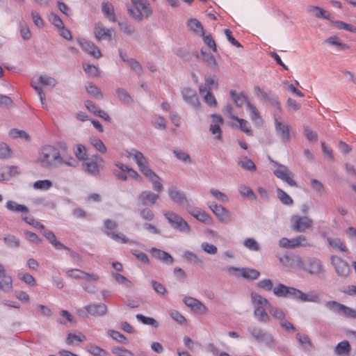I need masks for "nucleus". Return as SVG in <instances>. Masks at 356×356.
<instances>
[{
  "instance_id": "1",
  "label": "nucleus",
  "mask_w": 356,
  "mask_h": 356,
  "mask_svg": "<svg viewBox=\"0 0 356 356\" xmlns=\"http://www.w3.org/2000/svg\"><path fill=\"white\" fill-rule=\"evenodd\" d=\"M58 146V148L51 145L42 146L39 151L37 163L47 169L58 168L63 165L76 167V161L65 154L67 149L66 143L60 142Z\"/></svg>"
},
{
  "instance_id": "2",
  "label": "nucleus",
  "mask_w": 356,
  "mask_h": 356,
  "mask_svg": "<svg viewBox=\"0 0 356 356\" xmlns=\"http://www.w3.org/2000/svg\"><path fill=\"white\" fill-rule=\"evenodd\" d=\"M248 330L257 343H263L269 348L275 346L276 340L270 332L258 326L248 327Z\"/></svg>"
},
{
  "instance_id": "3",
  "label": "nucleus",
  "mask_w": 356,
  "mask_h": 356,
  "mask_svg": "<svg viewBox=\"0 0 356 356\" xmlns=\"http://www.w3.org/2000/svg\"><path fill=\"white\" fill-rule=\"evenodd\" d=\"M163 215L171 227L175 230L185 234L191 232V227L188 223L178 214L172 211H165Z\"/></svg>"
},
{
  "instance_id": "4",
  "label": "nucleus",
  "mask_w": 356,
  "mask_h": 356,
  "mask_svg": "<svg viewBox=\"0 0 356 356\" xmlns=\"http://www.w3.org/2000/svg\"><path fill=\"white\" fill-rule=\"evenodd\" d=\"M269 161L272 163L275 166L277 167L276 170H274V175L280 179L286 182L290 186L297 187V183L296 181L293 179L294 176L293 173L289 170V168L277 162L273 161L270 157H268Z\"/></svg>"
},
{
  "instance_id": "5",
  "label": "nucleus",
  "mask_w": 356,
  "mask_h": 356,
  "mask_svg": "<svg viewBox=\"0 0 356 356\" xmlns=\"http://www.w3.org/2000/svg\"><path fill=\"white\" fill-rule=\"evenodd\" d=\"M269 161L272 163L275 166L277 167L276 170H274V175L280 179L286 182L290 186L297 187V183L296 181L293 179L294 176L293 173L289 170V168L277 162L273 161L270 157H268Z\"/></svg>"
},
{
  "instance_id": "6",
  "label": "nucleus",
  "mask_w": 356,
  "mask_h": 356,
  "mask_svg": "<svg viewBox=\"0 0 356 356\" xmlns=\"http://www.w3.org/2000/svg\"><path fill=\"white\" fill-rule=\"evenodd\" d=\"M269 161L272 163L275 166L277 167L276 170H274V175L280 179L286 182L290 186L297 187V183L296 181L293 179L294 176L293 173L289 170V168L277 162L273 161L270 157H268Z\"/></svg>"
},
{
  "instance_id": "7",
  "label": "nucleus",
  "mask_w": 356,
  "mask_h": 356,
  "mask_svg": "<svg viewBox=\"0 0 356 356\" xmlns=\"http://www.w3.org/2000/svg\"><path fill=\"white\" fill-rule=\"evenodd\" d=\"M330 264L337 275L341 278H346L351 273L348 264L337 255L330 256Z\"/></svg>"
},
{
  "instance_id": "8",
  "label": "nucleus",
  "mask_w": 356,
  "mask_h": 356,
  "mask_svg": "<svg viewBox=\"0 0 356 356\" xmlns=\"http://www.w3.org/2000/svg\"><path fill=\"white\" fill-rule=\"evenodd\" d=\"M303 269L311 275H318L324 272L322 261L316 257H307L303 261Z\"/></svg>"
},
{
  "instance_id": "9",
  "label": "nucleus",
  "mask_w": 356,
  "mask_h": 356,
  "mask_svg": "<svg viewBox=\"0 0 356 356\" xmlns=\"http://www.w3.org/2000/svg\"><path fill=\"white\" fill-rule=\"evenodd\" d=\"M325 307L330 311L342 314L348 318H356V311L336 301H328L325 303Z\"/></svg>"
},
{
  "instance_id": "10",
  "label": "nucleus",
  "mask_w": 356,
  "mask_h": 356,
  "mask_svg": "<svg viewBox=\"0 0 356 356\" xmlns=\"http://www.w3.org/2000/svg\"><path fill=\"white\" fill-rule=\"evenodd\" d=\"M291 229L297 232H303L309 229L313 224L311 218L307 216H293L291 218Z\"/></svg>"
},
{
  "instance_id": "11",
  "label": "nucleus",
  "mask_w": 356,
  "mask_h": 356,
  "mask_svg": "<svg viewBox=\"0 0 356 356\" xmlns=\"http://www.w3.org/2000/svg\"><path fill=\"white\" fill-rule=\"evenodd\" d=\"M209 207L220 222L227 223L229 221L231 213L225 207L213 202L209 204Z\"/></svg>"
},
{
  "instance_id": "12",
  "label": "nucleus",
  "mask_w": 356,
  "mask_h": 356,
  "mask_svg": "<svg viewBox=\"0 0 356 356\" xmlns=\"http://www.w3.org/2000/svg\"><path fill=\"white\" fill-rule=\"evenodd\" d=\"M168 195L170 200L178 205L188 204V201L185 193L179 190L176 186H172L168 190Z\"/></svg>"
},
{
  "instance_id": "13",
  "label": "nucleus",
  "mask_w": 356,
  "mask_h": 356,
  "mask_svg": "<svg viewBox=\"0 0 356 356\" xmlns=\"http://www.w3.org/2000/svg\"><path fill=\"white\" fill-rule=\"evenodd\" d=\"M181 95L184 100L193 108H198L200 106L195 90L188 87L184 88L181 90Z\"/></svg>"
},
{
  "instance_id": "14",
  "label": "nucleus",
  "mask_w": 356,
  "mask_h": 356,
  "mask_svg": "<svg viewBox=\"0 0 356 356\" xmlns=\"http://www.w3.org/2000/svg\"><path fill=\"white\" fill-rule=\"evenodd\" d=\"M78 42L81 45L83 50L88 52L95 58H99L102 56L99 49L94 43L84 38H79Z\"/></svg>"
},
{
  "instance_id": "15",
  "label": "nucleus",
  "mask_w": 356,
  "mask_h": 356,
  "mask_svg": "<svg viewBox=\"0 0 356 356\" xmlns=\"http://www.w3.org/2000/svg\"><path fill=\"white\" fill-rule=\"evenodd\" d=\"M86 312L93 316H103L107 313V307L104 303H92L85 307Z\"/></svg>"
},
{
  "instance_id": "16",
  "label": "nucleus",
  "mask_w": 356,
  "mask_h": 356,
  "mask_svg": "<svg viewBox=\"0 0 356 356\" xmlns=\"http://www.w3.org/2000/svg\"><path fill=\"white\" fill-rule=\"evenodd\" d=\"M275 126L277 135L280 137L281 140L284 143L288 142L290 140L289 127L278 121L277 119H275Z\"/></svg>"
},
{
  "instance_id": "17",
  "label": "nucleus",
  "mask_w": 356,
  "mask_h": 356,
  "mask_svg": "<svg viewBox=\"0 0 356 356\" xmlns=\"http://www.w3.org/2000/svg\"><path fill=\"white\" fill-rule=\"evenodd\" d=\"M152 255L157 260L166 264H172L174 262L173 257L167 252L152 248L150 250Z\"/></svg>"
},
{
  "instance_id": "18",
  "label": "nucleus",
  "mask_w": 356,
  "mask_h": 356,
  "mask_svg": "<svg viewBox=\"0 0 356 356\" xmlns=\"http://www.w3.org/2000/svg\"><path fill=\"white\" fill-rule=\"evenodd\" d=\"M159 195L151 191H144L138 196V201L141 204L145 206L148 204H154L156 202Z\"/></svg>"
},
{
  "instance_id": "19",
  "label": "nucleus",
  "mask_w": 356,
  "mask_h": 356,
  "mask_svg": "<svg viewBox=\"0 0 356 356\" xmlns=\"http://www.w3.org/2000/svg\"><path fill=\"white\" fill-rule=\"evenodd\" d=\"M113 30L105 29L100 26H96L94 33L97 40H111L113 35Z\"/></svg>"
},
{
  "instance_id": "20",
  "label": "nucleus",
  "mask_w": 356,
  "mask_h": 356,
  "mask_svg": "<svg viewBox=\"0 0 356 356\" xmlns=\"http://www.w3.org/2000/svg\"><path fill=\"white\" fill-rule=\"evenodd\" d=\"M13 289V280L5 270L0 273V290L4 292L11 291Z\"/></svg>"
},
{
  "instance_id": "21",
  "label": "nucleus",
  "mask_w": 356,
  "mask_h": 356,
  "mask_svg": "<svg viewBox=\"0 0 356 356\" xmlns=\"http://www.w3.org/2000/svg\"><path fill=\"white\" fill-rule=\"evenodd\" d=\"M230 96L238 107H242L245 104L248 106V103H250L248 97L243 92H237L236 90H231Z\"/></svg>"
},
{
  "instance_id": "22",
  "label": "nucleus",
  "mask_w": 356,
  "mask_h": 356,
  "mask_svg": "<svg viewBox=\"0 0 356 356\" xmlns=\"http://www.w3.org/2000/svg\"><path fill=\"white\" fill-rule=\"evenodd\" d=\"M188 211L194 218H195L197 220L202 222H208L211 218L207 212L198 208L191 209L188 207Z\"/></svg>"
},
{
  "instance_id": "23",
  "label": "nucleus",
  "mask_w": 356,
  "mask_h": 356,
  "mask_svg": "<svg viewBox=\"0 0 356 356\" xmlns=\"http://www.w3.org/2000/svg\"><path fill=\"white\" fill-rule=\"evenodd\" d=\"M152 184L154 191L161 192L163 186L161 183V178L153 171L149 172L148 175H145Z\"/></svg>"
},
{
  "instance_id": "24",
  "label": "nucleus",
  "mask_w": 356,
  "mask_h": 356,
  "mask_svg": "<svg viewBox=\"0 0 356 356\" xmlns=\"http://www.w3.org/2000/svg\"><path fill=\"white\" fill-rule=\"evenodd\" d=\"M6 208L10 211L22 213H27L29 211V209L26 206L18 204L17 202L13 200H8L6 202Z\"/></svg>"
},
{
  "instance_id": "25",
  "label": "nucleus",
  "mask_w": 356,
  "mask_h": 356,
  "mask_svg": "<svg viewBox=\"0 0 356 356\" xmlns=\"http://www.w3.org/2000/svg\"><path fill=\"white\" fill-rule=\"evenodd\" d=\"M251 302L254 306V308L260 307H267L268 308L269 305H270V302L266 298L262 297L261 295L257 293H251Z\"/></svg>"
},
{
  "instance_id": "26",
  "label": "nucleus",
  "mask_w": 356,
  "mask_h": 356,
  "mask_svg": "<svg viewBox=\"0 0 356 356\" xmlns=\"http://www.w3.org/2000/svg\"><path fill=\"white\" fill-rule=\"evenodd\" d=\"M234 120L236 122V123L232 122L231 124L232 127L240 129L242 131L245 132L248 136L252 135V131L249 128V123L247 120L239 118H234Z\"/></svg>"
},
{
  "instance_id": "27",
  "label": "nucleus",
  "mask_w": 356,
  "mask_h": 356,
  "mask_svg": "<svg viewBox=\"0 0 356 356\" xmlns=\"http://www.w3.org/2000/svg\"><path fill=\"white\" fill-rule=\"evenodd\" d=\"M296 339L300 343L305 351H309L313 348V344L309 337L306 334L297 333L296 336Z\"/></svg>"
},
{
  "instance_id": "28",
  "label": "nucleus",
  "mask_w": 356,
  "mask_h": 356,
  "mask_svg": "<svg viewBox=\"0 0 356 356\" xmlns=\"http://www.w3.org/2000/svg\"><path fill=\"white\" fill-rule=\"evenodd\" d=\"M102 10L103 14L108 18V20H115L114 7L111 3L104 1L102 3Z\"/></svg>"
},
{
  "instance_id": "29",
  "label": "nucleus",
  "mask_w": 356,
  "mask_h": 356,
  "mask_svg": "<svg viewBox=\"0 0 356 356\" xmlns=\"http://www.w3.org/2000/svg\"><path fill=\"white\" fill-rule=\"evenodd\" d=\"M116 94L119 100L124 104H130L133 102V99L128 92L123 88H118Z\"/></svg>"
},
{
  "instance_id": "30",
  "label": "nucleus",
  "mask_w": 356,
  "mask_h": 356,
  "mask_svg": "<svg viewBox=\"0 0 356 356\" xmlns=\"http://www.w3.org/2000/svg\"><path fill=\"white\" fill-rule=\"evenodd\" d=\"M350 352V346L347 341L339 343L334 348V353L337 355H348Z\"/></svg>"
},
{
  "instance_id": "31",
  "label": "nucleus",
  "mask_w": 356,
  "mask_h": 356,
  "mask_svg": "<svg viewBox=\"0 0 356 356\" xmlns=\"http://www.w3.org/2000/svg\"><path fill=\"white\" fill-rule=\"evenodd\" d=\"M201 54L203 56V60L205 62L207 65L211 69L215 70L218 67V64L214 56L204 51V50H201Z\"/></svg>"
},
{
  "instance_id": "32",
  "label": "nucleus",
  "mask_w": 356,
  "mask_h": 356,
  "mask_svg": "<svg viewBox=\"0 0 356 356\" xmlns=\"http://www.w3.org/2000/svg\"><path fill=\"white\" fill-rule=\"evenodd\" d=\"M260 275V273L254 268H241V276L245 279L257 280Z\"/></svg>"
},
{
  "instance_id": "33",
  "label": "nucleus",
  "mask_w": 356,
  "mask_h": 356,
  "mask_svg": "<svg viewBox=\"0 0 356 356\" xmlns=\"http://www.w3.org/2000/svg\"><path fill=\"white\" fill-rule=\"evenodd\" d=\"M309 12L314 16L322 17L325 19H329L330 17V14L328 11L318 6L309 7Z\"/></svg>"
},
{
  "instance_id": "34",
  "label": "nucleus",
  "mask_w": 356,
  "mask_h": 356,
  "mask_svg": "<svg viewBox=\"0 0 356 356\" xmlns=\"http://www.w3.org/2000/svg\"><path fill=\"white\" fill-rule=\"evenodd\" d=\"M86 91L93 96L95 98L97 99H102L103 98V95L100 90V89L96 86L92 82H89L86 86Z\"/></svg>"
},
{
  "instance_id": "35",
  "label": "nucleus",
  "mask_w": 356,
  "mask_h": 356,
  "mask_svg": "<svg viewBox=\"0 0 356 356\" xmlns=\"http://www.w3.org/2000/svg\"><path fill=\"white\" fill-rule=\"evenodd\" d=\"M254 315L257 318L258 321L261 323H268L270 320V317L265 311V309L262 307H255L254 311Z\"/></svg>"
},
{
  "instance_id": "36",
  "label": "nucleus",
  "mask_w": 356,
  "mask_h": 356,
  "mask_svg": "<svg viewBox=\"0 0 356 356\" xmlns=\"http://www.w3.org/2000/svg\"><path fill=\"white\" fill-rule=\"evenodd\" d=\"M247 109L250 112V119L253 122H254L256 123H259V122H262L260 113L258 111L257 108L255 107V106L252 104L250 102L248 103Z\"/></svg>"
},
{
  "instance_id": "37",
  "label": "nucleus",
  "mask_w": 356,
  "mask_h": 356,
  "mask_svg": "<svg viewBox=\"0 0 356 356\" xmlns=\"http://www.w3.org/2000/svg\"><path fill=\"white\" fill-rule=\"evenodd\" d=\"M238 163L242 168L245 170L250 171L256 170V165L254 162L247 156L240 158L238 159Z\"/></svg>"
},
{
  "instance_id": "38",
  "label": "nucleus",
  "mask_w": 356,
  "mask_h": 356,
  "mask_svg": "<svg viewBox=\"0 0 356 356\" xmlns=\"http://www.w3.org/2000/svg\"><path fill=\"white\" fill-rule=\"evenodd\" d=\"M290 286L279 284L273 288V293L277 297L288 298Z\"/></svg>"
},
{
  "instance_id": "39",
  "label": "nucleus",
  "mask_w": 356,
  "mask_h": 356,
  "mask_svg": "<svg viewBox=\"0 0 356 356\" xmlns=\"http://www.w3.org/2000/svg\"><path fill=\"white\" fill-rule=\"evenodd\" d=\"M183 257L190 263H193L198 265H202L203 264V261L200 257H199L194 252L188 250H186L184 252Z\"/></svg>"
},
{
  "instance_id": "40",
  "label": "nucleus",
  "mask_w": 356,
  "mask_h": 356,
  "mask_svg": "<svg viewBox=\"0 0 356 356\" xmlns=\"http://www.w3.org/2000/svg\"><path fill=\"white\" fill-rule=\"evenodd\" d=\"M85 171L88 174L96 176L99 173L98 164L94 161H88L85 162L84 164Z\"/></svg>"
},
{
  "instance_id": "41",
  "label": "nucleus",
  "mask_w": 356,
  "mask_h": 356,
  "mask_svg": "<svg viewBox=\"0 0 356 356\" xmlns=\"http://www.w3.org/2000/svg\"><path fill=\"white\" fill-rule=\"evenodd\" d=\"M324 44L336 47L341 50L348 48V46L346 44L341 43L337 36L329 37L325 40Z\"/></svg>"
},
{
  "instance_id": "42",
  "label": "nucleus",
  "mask_w": 356,
  "mask_h": 356,
  "mask_svg": "<svg viewBox=\"0 0 356 356\" xmlns=\"http://www.w3.org/2000/svg\"><path fill=\"white\" fill-rule=\"evenodd\" d=\"M302 302H320V295L316 291H311L308 293H303Z\"/></svg>"
},
{
  "instance_id": "43",
  "label": "nucleus",
  "mask_w": 356,
  "mask_h": 356,
  "mask_svg": "<svg viewBox=\"0 0 356 356\" xmlns=\"http://www.w3.org/2000/svg\"><path fill=\"white\" fill-rule=\"evenodd\" d=\"M3 241L10 248H17L19 246V239L13 235H8L3 238Z\"/></svg>"
},
{
  "instance_id": "44",
  "label": "nucleus",
  "mask_w": 356,
  "mask_h": 356,
  "mask_svg": "<svg viewBox=\"0 0 356 356\" xmlns=\"http://www.w3.org/2000/svg\"><path fill=\"white\" fill-rule=\"evenodd\" d=\"M327 241L329 245L332 248L339 250L341 252H347L348 249L346 245L343 243V242L337 238H328Z\"/></svg>"
},
{
  "instance_id": "45",
  "label": "nucleus",
  "mask_w": 356,
  "mask_h": 356,
  "mask_svg": "<svg viewBox=\"0 0 356 356\" xmlns=\"http://www.w3.org/2000/svg\"><path fill=\"white\" fill-rule=\"evenodd\" d=\"M105 233L108 236H109L110 238H113L116 241H119L122 243H127L131 242L125 235L122 234H118L111 231H107Z\"/></svg>"
},
{
  "instance_id": "46",
  "label": "nucleus",
  "mask_w": 356,
  "mask_h": 356,
  "mask_svg": "<svg viewBox=\"0 0 356 356\" xmlns=\"http://www.w3.org/2000/svg\"><path fill=\"white\" fill-rule=\"evenodd\" d=\"M38 81L43 86L54 87L57 83L56 79L47 75H40L38 78Z\"/></svg>"
},
{
  "instance_id": "47",
  "label": "nucleus",
  "mask_w": 356,
  "mask_h": 356,
  "mask_svg": "<svg viewBox=\"0 0 356 356\" xmlns=\"http://www.w3.org/2000/svg\"><path fill=\"white\" fill-rule=\"evenodd\" d=\"M243 245L248 250L251 251L257 252L260 250V246L258 242L252 238H248L243 241Z\"/></svg>"
},
{
  "instance_id": "48",
  "label": "nucleus",
  "mask_w": 356,
  "mask_h": 356,
  "mask_svg": "<svg viewBox=\"0 0 356 356\" xmlns=\"http://www.w3.org/2000/svg\"><path fill=\"white\" fill-rule=\"evenodd\" d=\"M277 195L280 200L285 205H291L293 204L292 198L283 190L277 188Z\"/></svg>"
},
{
  "instance_id": "49",
  "label": "nucleus",
  "mask_w": 356,
  "mask_h": 356,
  "mask_svg": "<svg viewBox=\"0 0 356 356\" xmlns=\"http://www.w3.org/2000/svg\"><path fill=\"white\" fill-rule=\"evenodd\" d=\"M52 186V182L48 179L38 180L33 183V188L37 190L46 191Z\"/></svg>"
},
{
  "instance_id": "50",
  "label": "nucleus",
  "mask_w": 356,
  "mask_h": 356,
  "mask_svg": "<svg viewBox=\"0 0 356 356\" xmlns=\"http://www.w3.org/2000/svg\"><path fill=\"white\" fill-rule=\"evenodd\" d=\"M136 318L145 325H152L154 327H157L159 326L158 322L153 318L145 316L143 314H137L136 316Z\"/></svg>"
},
{
  "instance_id": "51",
  "label": "nucleus",
  "mask_w": 356,
  "mask_h": 356,
  "mask_svg": "<svg viewBox=\"0 0 356 356\" xmlns=\"http://www.w3.org/2000/svg\"><path fill=\"white\" fill-rule=\"evenodd\" d=\"M129 14L133 16L134 19L136 20H140L141 16L145 14L146 15L144 11L142 10L141 7L140 6L133 5L129 9Z\"/></svg>"
},
{
  "instance_id": "52",
  "label": "nucleus",
  "mask_w": 356,
  "mask_h": 356,
  "mask_svg": "<svg viewBox=\"0 0 356 356\" xmlns=\"http://www.w3.org/2000/svg\"><path fill=\"white\" fill-rule=\"evenodd\" d=\"M56 29L60 36L64 38L66 40L72 39V34L69 29H66L64 26V24H54Z\"/></svg>"
},
{
  "instance_id": "53",
  "label": "nucleus",
  "mask_w": 356,
  "mask_h": 356,
  "mask_svg": "<svg viewBox=\"0 0 356 356\" xmlns=\"http://www.w3.org/2000/svg\"><path fill=\"white\" fill-rule=\"evenodd\" d=\"M238 191L240 194L243 197H247L251 199H256V196L253 192V191L245 185H240L238 186Z\"/></svg>"
},
{
  "instance_id": "54",
  "label": "nucleus",
  "mask_w": 356,
  "mask_h": 356,
  "mask_svg": "<svg viewBox=\"0 0 356 356\" xmlns=\"http://www.w3.org/2000/svg\"><path fill=\"white\" fill-rule=\"evenodd\" d=\"M9 136L13 138H24L26 140H29L30 137L29 134L22 130H18L17 129H12L9 131Z\"/></svg>"
},
{
  "instance_id": "55",
  "label": "nucleus",
  "mask_w": 356,
  "mask_h": 356,
  "mask_svg": "<svg viewBox=\"0 0 356 356\" xmlns=\"http://www.w3.org/2000/svg\"><path fill=\"white\" fill-rule=\"evenodd\" d=\"M137 165L140 171L144 175H148L149 172L152 171V170L147 165V161L144 155L141 157L138 162H137Z\"/></svg>"
},
{
  "instance_id": "56",
  "label": "nucleus",
  "mask_w": 356,
  "mask_h": 356,
  "mask_svg": "<svg viewBox=\"0 0 356 356\" xmlns=\"http://www.w3.org/2000/svg\"><path fill=\"white\" fill-rule=\"evenodd\" d=\"M268 312L275 318L283 320L285 318L284 312L277 307L269 305Z\"/></svg>"
},
{
  "instance_id": "57",
  "label": "nucleus",
  "mask_w": 356,
  "mask_h": 356,
  "mask_svg": "<svg viewBox=\"0 0 356 356\" xmlns=\"http://www.w3.org/2000/svg\"><path fill=\"white\" fill-rule=\"evenodd\" d=\"M22 219L24 221H25L26 223H28L29 225H31L35 228H38V229H44V226L42 224H41L40 222L35 220L34 219V218L32 216H24L22 214Z\"/></svg>"
},
{
  "instance_id": "58",
  "label": "nucleus",
  "mask_w": 356,
  "mask_h": 356,
  "mask_svg": "<svg viewBox=\"0 0 356 356\" xmlns=\"http://www.w3.org/2000/svg\"><path fill=\"white\" fill-rule=\"evenodd\" d=\"M113 276L115 279V280L121 284L124 285L127 288H131L133 284L131 281H129L126 277L124 275L114 273H113Z\"/></svg>"
},
{
  "instance_id": "59",
  "label": "nucleus",
  "mask_w": 356,
  "mask_h": 356,
  "mask_svg": "<svg viewBox=\"0 0 356 356\" xmlns=\"http://www.w3.org/2000/svg\"><path fill=\"white\" fill-rule=\"evenodd\" d=\"M138 213L140 216L145 220L150 221L152 220L154 218L153 211L147 207L139 209Z\"/></svg>"
},
{
  "instance_id": "60",
  "label": "nucleus",
  "mask_w": 356,
  "mask_h": 356,
  "mask_svg": "<svg viewBox=\"0 0 356 356\" xmlns=\"http://www.w3.org/2000/svg\"><path fill=\"white\" fill-rule=\"evenodd\" d=\"M128 64L131 69L134 71L138 76L142 74L143 72V67L136 59L130 58V60H128Z\"/></svg>"
},
{
  "instance_id": "61",
  "label": "nucleus",
  "mask_w": 356,
  "mask_h": 356,
  "mask_svg": "<svg viewBox=\"0 0 356 356\" xmlns=\"http://www.w3.org/2000/svg\"><path fill=\"white\" fill-rule=\"evenodd\" d=\"M209 192L216 200L219 201L227 202L229 200L227 195L218 189L211 188Z\"/></svg>"
},
{
  "instance_id": "62",
  "label": "nucleus",
  "mask_w": 356,
  "mask_h": 356,
  "mask_svg": "<svg viewBox=\"0 0 356 356\" xmlns=\"http://www.w3.org/2000/svg\"><path fill=\"white\" fill-rule=\"evenodd\" d=\"M90 143L100 152L104 153L106 152V147L100 139L97 138H91Z\"/></svg>"
},
{
  "instance_id": "63",
  "label": "nucleus",
  "mask_w": 356,
  "mask_h": 356,
  "mask_svg": "<svg viewBox=\"0 0 356 356\" xmlns=\"http://www.w3.org/2000/svg\"><path fill=\"white\" fill-rule=\"evenodd\" d=\"M303 293L304 292L298 289L290 287L288 298L302 301Z\"/></svg>"
},
{
  "instance_id": "64",
  "label": "nucleus",
  "mask_w": 356,
  "mask_h": 356,
  "mask_svg": "<svg viewBox=\"0 0 356 356\" xmlns=\"http://www.w3.org/2000/svg\"><path fill=\"white\" fill-rule=\"evenodd\" d=\"M201 248L207 254H216L218 252V248L213 244H210L207 242H203L201 244Z\"/></svg>"
}]
</instances>
